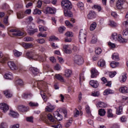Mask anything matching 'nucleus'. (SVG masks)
<instances>
[{
  "instance_id": "obj_26",
  "label": "nucleus",
  "mask_w": 128,
  "mask_h": 128,
  "mask_svg": "<svg viewBox=\"0 0 128 128\" xmlns=\"http://www.w3.org/2000/svg\"><path fill=\"white\" fill-rule=\"evenodd\" d=\"M32 96V94L30 93L25 92L22 95L23 98H30Z\"/></svg>"
},
{
  "instance_id": "obj_11",
  "label": "nucleus",
  "mask_w": 128,
  "mask_h": 128,
  "mask_svg": "<svg viewBox=\"0 0 128 128\" xmlns=\"http://www.w3.org/2000/svg\"><path fill=\"white\" fill-rule=\"evenodd\" d=\"M124 4V0H118L116 3V7L118 10H122Z\"/></svg>"
},
{
  "instance_id": "obj_63",
  "label": "nucleus",
  "mask_w": 128,
  "mask_h": 128,
  "mask_svg": "<svg viewBox=\"0 0 128 128\" xmlns=\"http://www.w3.org/2000/svg\"><path fill=\"white\" fill-rule=\"evenodd\" d=\"M43 68L44 70H48V68H50V65L48 64H43Z\"/></svg>"
},
{
  "instance_id": "obj_59",
  "label": "nucleus",
  "mask_w": 128,
  "mask_h": 128,
  "mask_svg": "<svg viewBox=\"0 0 128 128\" xmlns=\"http://www.w3.org/2000/svg\"><path fill=\"white\" fill-rule=\"evenodd\" d=\"M41 96H42V98H43L44 102H46V100H48V97H46V96L45 93H44L43 94H41Z\"/></svg>"
},
{
  "instance_id": "obj_47",
  "label": "nucleus",
  "mask_w": 128,
  "mask_h": 128,
  "mask_svg": "<svg viewBox=\"0 0 128 128\" xmlns=\"http://www.w3.org/2000/svg\"><path fill=\"white\" fill-rule=\"evenodd\" d=\"M65 35L66 36V38H72L74 36V34H72V32H66Z\"/></svg>"
},
{
  "instance_id": "obj_19",
  "label": "nucleus",
  "mask_w": 128,
  "mask_h": 128,
  "mask_svg": "<svg viewBox=\"0 0 128 128\" xmlns=\"http://www.w3.org/2000/svg\"><path fill=\"white\" fill-rule=\"evenodd\" d=\"M9 115L10 116H12V118H18L20 116V114H18V112H16L12 110H10Z\"/></svg>"
},
{
  "instance_id": "obj_43",
  "label": "nucleus",
  "mask_w": 128,
  "mask_h": 128,
  "mask_svg": "<svg viewBox=\"0 0 128 128\" xmlns=\"http://www.w3.org/2000/svg\"><path fill=\"white\" fill-rule=\"evenodd\" d=\"M48 28L42 26H39V30L40 32H46Z\"/></svg>"
},
{
  "instance_id": "obj_15",
  "label": "nucleus",
  "mask_w": 128,
  "mask_h": 128,
  "mask_svg": "<svg viewBox=\"0 0 128 128\" xmlns=\"http://www.w3.org/2000/svg\"><path fill=\"white\" fill-rule=\"evenodd\" d=\"M54 118H55L59 121L60 120H62V114H60V113L58 112H56L54 114Z\"/></svg>"
},
{
  "instance_id": "obj_49",
  "label": "nucleus",
  "mask_w": 128,
  "mask_h": 128,
  "mask_svg": "<svg viewBox=\"0 0 128 128\" xmlns=\"http://www.w3.org/2000/svg\"><path fill=\"white\" fill-rule=\"evenodd\" d=\"M29 106L32 108L34 106H38V102H30L29 103Z\"/></svg>"
},
{
  "instance_id": "obj_3",
  "label": "nucleus",
  "mask_w": 128,
  "mask_h": 128,
  "mask_svg": "<svg viewBox=\"0 0 128 128\" xmlns=\"http://www.w3.org/2000/svg\"><path fill=\"white\" fill-rule=\"evenodd\" d=\"M79 40L81 44H85L86 42V30H81L79 34Z\"/></svg>"
},
{
  "instance_id": "obj_44",
  "label": "nucleus",
  "mask_w": 128,
  "mask_h": 128,
  "mask_svg": "<svg viewBox=\"0 0 128 128\" xmlns=\"http://www.w3.org/2000/svg\"><path fill=\"white\" fill-rule=\"evenodd\" d=\"M102 48H98L95 50L96 54L98 56V54H102Z\"/></svg>"
},
{
  "instance_id": "obj_5",
  "label": "nucleus",
  "mask_w": 128,
  "mask_h": 128,
  "mask_svg": "<svg viewBox=\"0 0 128 128\" xmlns=\"http://www.w3.org/2000/svg\"><path fill=\"white\" fill-rule=\"evenodd\" d=\"M46 82L44 81H36L34 82L33 86H34L35 88H38L39 90H42L43 92H45L46 90H44V88H46Z\"/></svg>"
},
{
  "instance_id": "obj_32",
  "label": "nucleus",
  "mask_w": 128,
  "mask_h": 128,
  "mask_svg": "<svg viewBox=\"0 0 128 128\" xmlns=\"http://www.w3.org/2000/svg\"><path fill=\"white\" fill-rule=\"evenodd\" d=\"M4 78L6 80H12V75L11 72H8L4 76Z\"/></svg>"
},
{
  "instance_id": "obj_25",
  "label": "nucleus",
  "mask_w": 128,
  "mask_h": 128,
  "mask_svg": "<svg viewBox=\"0 0 128 128\" xmlns=\"http://www.w3.org/2000/svg\"><path fill=\"white\" fill-rule=\"evenodd\" d=\"M4 94L6 96V98H12V92L8 90H6L4 92Z\"/></svg>"
},
{
  "instance_id": "obj_54",
  "label": "nucleus",
  "mask_w": 128,
  "mask_h": 128,
  "mask_svg": "<svg viewBox=\"0 0 128 128\" xmlns=\"http://www.w3.org/2000/svg\"><path fill=\"white\" fill-rule=\"evenodd\" d=\"M26 120L27 122H34V117H27L26 118Z\"/></svg>"
},
{
  "instance_id": "obj_60",
  "label": "nucleus",
  "mask_w": 128,
  "mask_h": 128,
  "mask_svg": "<svg viewBox=\"0 0 128 128\" xmlns=\"http://www.w3.org/2000/svg\"><path fill=\"white\" fill-rule=\"evenodd\" d=\"M92 96H100V92H96L92 93Z\"/></svg>"
},
{
  "instance_id": "obj_37",
  "label": "nucleus",
  "mask_w": 128,
  "mask_h": 128,
  "mask_svg": "<svg viewBox=\"0 0 128 128\" xmlns=\"http://www.w3.org/2000/svg\"><path fill=\"white\" fill-rule=\"evenodd\" d=\"M118 64H120V62H112L110 64V66L111 68H116V66H118Z\"/></svg>"
},
{
  "instance_id": "obj_45",
  "label": "nucleus",
  "mask_w": 128,
  "mask_h": 128,
  "mask_svg": "<svg viewBox=\"0 0 128 128\" xmlns=\"http://www.w3.org/2000/svg\"><path fill=\"white\" fill-rule=\"evenodd\" d=\"M122 112V106H120L117 109L116 114H121Z\"/></svg>"
},
{
  "instance_id": "obj_23",
  "label": "nucleus",
  "mask_w": 128,
  "mask_h": 128,
  "mask_svg": "<svg viewBox=\"0 0 128 128\" xmlns=\"http://www.w3.org/2000/svg\"><path fill=\"white\" fill-rule=\"evenodd\" d=\"M46 112H52L54 110V106L52 105V104H48V106H46Z\"/></svg>"
},
{
  "instance_id": "obj_8",
  "label": "nucleus",
  "mask_w": 128,
  "mask_h": 128,
  "mask_svg": "<svg viewBox=\"0 0 128 128\" xmlns=\"http://www.w3.org/2000/svg\"><path fill=\"white\" fill-rule=\"evenodd\" d=\"M0 108L3 112H6L9 110L8 105H7L6 104L2 103L0 104Z\"/></svg>"
},
{
  "instance_id": "obj_38",
  "label": "nucleus",
  "mask_w": 128,
  "mask_h": 128,
  "mask_svg": "<svg viewBox=\"0 0 128 128\" xmlns=\"http://www.w3.org/2000/svg\"><path fill=\"white\" fill-rule=\"evenodd\" d=\"M112 58L114 60H120V58H118V53H114L112 55Z\"/></svg>"
},
{
  "instance_id": "obj_14",
  "label": "nucleus",
  "mask_w": 128,
  "mask_h": 128,
  "mask_svg": "<svg viewBox=\"0 0 128 128\" xmlns=\"http://www.w3.org/2000/svg\"><path fill=\"white\" fill-rule=\"evenodd\" d=\"M70 10L64 9V14L65 16H67V18H72V12Z\"/></svg>"
},
{
  "instance_id": "obj_64",
  "label": "nucleus",
  "mask_w": 128,
  "mask_h": 128,
  "mask_svg": "<svg viewBox=\"0 0 128 128\" xmlns=\"http://www.w3.org/2000/svg\"><path fill=\"white\" fill-rule=\"evenodd\" d=\"M52 128H62V124H58L56 125H53L52 126Z\"/></svg>"
},
{
  "instance_id": "obj_55",
  "label": "nucleus",
  "mask_w": 128,
  "mask_h": 128,
  "mask_svg": "<svg viewBox=\"0 0 128 128\" xmlns=\"http://www.w3.org/2000/svg\"><path fill=\"white\" fill-rule=\"evenodd\" d=\"M72 120H69L68 122H67L65 126L66 128H70V126H72Z\"/></svg>"
},
{
  "instance_id": "obj_9",
  "label": "nucleus",
  "mask_w": 128,
  "mask_h": 128,
  "mask_svg": "<svg viewBox=\"0 0 128 128\" xmlns=\"http://www.w3.org/2000/svg\"><path fill=\"white\" fill-rule=\"evenodd\" d=\"M8 66L10 68V70H18V67L16 65L14 64V62L12 61H9L8 62Z\"/></svg>"
},
{
  "instance_id": "obj_39",
  "label": "nucleus",
  "mask_w": 128,
  "mask_h": 128,
  "mask_svg": "<svg viewBox=\"0 0 128 128\" xmlns=\"http://www.w3.org/2000/svg\"><path fill=\"white\" fill-rule=\"evenodd\" d=\"M96 28V23L93 22L90 26V30L92 32V30H94Z\"/></svg>"
},
{
  "instance_id": "obj_22",
  "label": "nucleus",
  "mask_w": 128,
  "mask_h": 128,
  "mask_svg": "<svg viewBox=\"0 0 128 128\" xmlns=\"http://www.w3.org/2000/svg\"><path fill=\"white\" fill-rule=\"evenodd\" d=\"M18 110L19 112H26V106L20 105L18 106Z\"/></svg>"
},
{
  "instance_id": "obj_50",
  "label": "nucleus",
  "mask_w": 128,
  "mask_h": 128,
  "mask_svg": "<svg viewBox=\"0 0 128 128\" xmlns=\"http://www.w3.org/2000/svg\"><path fill=\"white\" fill-rule=\"evenodd\" d=\"M109 24L112 28H116L117 26L116 23L114 21L110 20V24Z\"/></svg>"
},
{
  "instance_id": "obj_61",
  "label": "nucleus",
  "mask_w": 128,
  "mask_h": 128,
  "mask_svg": "<svg viewBox=\"0 0 128 128\" xmlns=\"http://www.w3.org/2000/svg\"><path fill=\"white\" fill-rule=\"evenodd\" d=\"M58 40V38H56V36H52L49 38V40L50 42H52L53 40Z\"/></svg>"
},
{
  "instance_id": "obj_53",
  "label": "nucleus",
  "mask_w": 128,
  "mask_h": 128,
  "mask_svg": "<svg viewBox=\"0 0 128 128\" xmlns=\"http://www.w3.org/2000/svg\"><path fill=\"white\" fill-rule=\"evenodd\" d=\"M80 82H82V80H84V73H82L80 74Z\"/></svg>"
},
{
  "instance_id": "obj_17",
  "label": "nucleus",
  "mask_w": 128,
  "mask_h": 128,
  "mask_svg": "<svg viewBox=\"0 0 128 128\" xmlns=\"http://www.w3.org/2000/svg\"><path fill=\"white\" fill-rule=\"evenodd\" d=\"M91 78H96V76L98 75V70H96V68H92L91 70Z\"/></svg>"
},
{
  "instance_id": "obj_29",
  "label": "nucleus",
  "mask_w": 128,
  "mask_h": 128,
  "mask_svg": "<svg viewBox=\"0 0 128 128\" xmlns=\"http://www.w3.org/2000/svg\"><path fill=\"white\" fill-rule=\"evenodd\" d=\"M38 28H35L33 30H30L28 29V34H30V36H34L35 32H38Z\"/></svg>"
},
{
  "instance_id": "obj_34",
  "label": "nucleus",
  "mask_w": 128,
  "mask_h": 128,
  "mask_svg": "<svg viewBox=\"0 0 128 128\" xmlns=\"http://www.w3.org/2000/svg\"><path fill=\"white\" fill-rule=\"evenodd\" d=\"M17 16L18 18H24V12L20 11L17 13Z\"/></svg>"
},
{
  "instance_id": "obj_21",
  "label": "nucleus",
  "mask_w": 128,
  "mask_h": 128,
  "mask_svg": "<svg viewBox=\"0 0 128 128\" xmlns=\"http://www.w3.org/2000/svg\"><path fill=\"white\" fill-rule=\"evenodd\" d=\"M55 78L56 80L61 82H64V77H62L60 74H56Z\"/></svg>"
},
{
  "instance_id": "obj_24",
  "label": "nucleus",
  "mask_w": 128,
  "mask_h": 128,
  "mask_svg": "<svg viewBox=\"0 0 128 128\" xmlns=\"http://www.w3.org/2000/svg\"><path fill=\"white\" fill-rule=\"evenodd\" d=\"M120 92L122 94H128V88L126 86L121 87L120 90Z\"/></svg>"
},
{
  "instance_id": "obj_52",
  "label": "nucleus",
  "mask_w": 128,
  "mask_h": 128,
  "mask_svg": "<svg viewBox=\"0 0 128 128\" xmlns=\"http://www.w3.org/2000/svg\"><path fill=\"white\" fill-rule=\"evenodd\" d=\"M77 6H78V8H80V10H84V4L82 2L78 3Z\"/></svg>"
},
{
  "instance_id": "obj_30",
  "label": "nucleus",
  "mask_w": 128,
  "mask_h": 128,
  "mask_svg": "<svg viewBox=\"0 0 128 128\" xmlns=\"http://www.w3.org/2000/svg\"><path fill=\"white\" fill-rule=\"evenodd\" d=\"M96 107L98 108H106V104L102 102H98L96 104Z\"/></svg>"
},
{
  "instance_id": "obj_42",
  "label": "nucleus",
  "mask_w": 128,
  "mask_h": 128,
  "mask_svg": "<svg viewBox=\"0 0 128 128\" xmlns=\"http://www.w3.org/2000/svg\"><path fill=\"white\" fill-rule=\"evenodd\" d=\"M16 84L17 86H24V82H22V80L19 79L16 81Z\"/></svg>"
},
{
  "instance_id": "obj_28",
  "label": "nucleus",
  "mask_w": 128,
  "mask_h": 128,
  "mask_svg": "<svg viewBox=\"0 0 128 128\" xmlns=\"http://www.w3.org/2000/svg\"><path fill=\"white\" fill-rule=\"evenodd\" d=\"M22 46L24 48H30L32 47V44L30 43H22Z\"/></svg>"
},
{
  "instance_id": "obj_56",
  "label": "nucleus",
  "mask_w": 128,
  "mask_h": 128,
  "mask_svg": "<svg viewBox=\"0 0 128 128\" xmlns=\"http://www.w3.org/2000/svg\"><path fill=\"white\" fill-rule=\"evenodd\" d=\"M96 40H98V39L96 38V36H93L92 37L91 42L92 44H96Z\"/></svg>"
},
{
  "instance_id": "obj_12",
  "label": "nucleus",
  "mask_w": 128,
  "mask_h": 128,
  "mask_svg": "<svg viewBox=\"0 0 128 128\" xmlns=\"http://www.w3.org/2000/svg\"><path fill=\"white\" fill-rule=\"evenodd\" d=\"M46 12V14H54L56 12V9L50 7H47Z\"/></svg>"
},
{
  "instance_id": "obj_48",
  "label": "nucleus",
  "mask_w": 128,
  "mask_h": 128,
  "mask_svg": "<svg viewBox=\"0 0 128 128\" xmlns=\"http://www.w3.org/2000/svg\"><path fill=\"white\" fill-rule=\"evenodd\" d=\"M42 14V11L40 9L36 8L34 10L33 12L34 14Z\"/></svg>"
},
{
  "instance_id": "obj_51",
  "label": "nucleus",
  "mask_w": 128,
  "mask_h": 128,
  "mask_svg": "<svg viewBox=\"0 0 128 128\" xmlns=\"http://www.w3.org/2000/svg\"><path fill=\"white\" fill-rule=\"evenodd\" d=\"M66 28L64 26H60L58 28L59 32H60V34H62L63 32L66 30Z\"/></svg>"
},
{
  "instance_id": "obj_13",
  "label": "nucleus",
  "mask_w": 128,
  "mask_h": 128,
  "mask_svg": "<svg viewBox=\"0 0 128 128\" xmlns=\"http://www.w3.org/2000/svg\"><path fill=\"white\" fill-rule=\"evenodd\" d=\"M90 84L92 88H98L99 86L98 81L94 80H91L90 82Z\"/></svg>"
},
{
  "instance_id": "obj_7",
  "label": "nucleus",
  "mask_w": 128,
  "mask_h": 128,
  "mask_svg": "<svg viewBox=\"0 0 128 128\" xmlns=\"http://www.w3.org/2000/svg\"><path fill=\"white\" fill-rule=\"evenodd\" d=\"M10 32H16L13 33L12 36H22L24 33V32H22L20 30H18L16 29H12L10 30Z\"/></svg>"
},
{
  "instance_id": "obj_4",
  "label": "nucleus",
  "mask_w": 128,
  "mask_h": 128,
  "mask_svg": "<svg viewBox=\"0 0 128 128\" xmlns=\"http://www.w3.org/2000/svg\"><path fill=\"white\" fill-rule=\"evenodd\" d=\"M61 6L64 10H72V2L68 0H63L61 2Z\"/></svg>"
},
{
  "instance_id": "obj_62",
  "label": "nucleus",
  "mask_w": 128,
  "mask_h": 128,
  "mask_svg": "<svg viewBox=\"0 0 128 128\" xmlns=\"http://www.w3.org/2000/svg\"><path fill=\"white\" fill-rule=\"evenodd\" d=\"M116 74V71H114L113 72H110L109 76L110 78H114V76Z\"/></svg>"
},
{
  "instance_id": "obj_10",
  "label": "nucleus",
  "mask_w": 128,
  "mask_h": 128,
  "mask_svg": "<svg viewBox=\"0 0 128 128\" xmlns=\"http://www.w3.org/2000/svg\"><path fill=\"white\" fill-rule=\"evenodd\" d=\"M96 12L94 10H91L88 12V18L89 20H92V18H96Z\"/></svg>"
},
{
  "instance_id": "obj_40",
  "label": "nucleus",
  "mask_w": 128,
  "mask_h": 128,
  "mask_svg": "<svg viewBox=\"0 0 128 128\" xmlns=\"http://www.w3.org/2000/svg\"><path fill=\"white\" fill-rule=\"evenodd\" d=\"M118 40L119 42H126V40L123 38H122V36L120 35H118Z\"/></svg>"
},
{
  "instance_id": "obj_20",
  "label": "nucleus",
  "mask_w": 128,
  "mask_h": 128,
  "mask_svg": "<svg viewBox=\"0 0 128 128\" xmlns=\"http://www.w3.org/2000/svg\"><path fill=\"white\" fill-rule=\"evenodd\" d=\"M3 56L2 53L0 52V62L2 63L6 62L8 60V58L6 56L3 57Z\"/></svg>"
},
{
  "instance_id": "obj_2",
  "label": "nucleus",
  "mask_w": 128,
  "mask_h": 128,
  "mask_svg": "<svg viewBox=\"0 0 128 128\" xmlns=\"http://www.w3.org/2000/svg\"><path fill=\"white\" fill-rule=\"evenodd\" d=\"M46 116H48V118L50 122H51V124H58V121L56 120L54 118V116H52V115L51 114H48V115H40V118L41 120L46 122Z\"/></svg>"
},
{
  "instance_id": "obj_35",
  "label": "nucleus",
  "mask_w": 128,
  "mask_h": 128,
  "mask_svg": "<svg viewBox=\"0 0 128 128\" xmlns=\"http://www.w3.org/2000/svg\"><path fill=\"white\" fill-rule=\"evenodd\" d=\"M106 112L104 110V109L100 108L98 110V114L100 116H105Z\"/></svg>"
},
{
  "instance_id": "obj_27",
  "label": "nucleus",
  "mask_w": 128,
  "mask_h": 128,
  "mask_svg": "<svg viewBox=\"0 0 128 128\" xmlns=\"http://www.w3.org/2000/svg\"><path fill=\"white\" fill-rule=\"evenodd\" d=\"M114 92V90L110 89H106L104 91V96H108V94H112Z\"/></svg>"
},
{
  "instance_id": "obj_57",
  "label": "nucleus",
  "mask_w": 128,
  "mask_h": 128,
  "mask_svg": "<svg viewBox=\"0 0 128 128\" xmlns=\"http://www.w3.org/2000/svg\"><path fill=\"white\" fill-rule=\"evenodd\" d=\"M126 78H127L126 74H124L122 76V78L121 80L122 82H124L126 80Z\"/></svg>"
},
{
  "instance_id": "obj_1",
  "label": "nucleus",
  "mask_w": 128,
  "mask_h": 128,
  "mask_svg": "<svg viewBox=\"0 0 128 128\" xmlns=\"http://www.w3.org/2000/svg\"><path fill=\"white\" fill-rule=\"evenodd\" d=\"M26 56L29 60H42V57L39 55H36V53L32 52H26Z\"/></svg>"
},
{
  "instance_id": "obj_6",
  "label": "nucleus",
  "mask_w": 128,
  "mask_h": 128,
  "mask_svg": "<svg viewBox=\"0 0 128 128\" xmlns=\"http://www.w3.org/2000/svg\"><path fill=\"white\" fill-rule=\"evenodd\" d=\"M73 60L74 62L78 66H80V64H84V58L80 55H75Z\"/></svg>"
},
{
  "instance_id": "obj_41",
  "label": "nucleus",
  "mask_w": 128,
  "mask_h": 128,
  "mask_svg": "<svg viewBox=\"0 0 128 128\" xmlns=\"http://www.w3.org/2000/svg\"><path fill=\"white\" fill-rule=\"evenodd\" d=\"M112 40H118V34L116 33H114L112 34Z\"/></svg>"
},
{
  "instance_id": "obj_33",
  "label": "nucleus",
  "mask_w": 128,
  "mask_h": 128,
  "mask_svg": "<svg viewBox=\"0 0 128 128\" xmlns=\"http://www.w3.org/2000/svg\"><path fill=\"white\" fill-rule=\"evenodd\" d=\"M14 54L16 58H20V56L22 54V52H20L16 50H14Z\"/></svg>"
},
{
  "instance_id": "obj_18",
  "label": "nucleus",
  "mask_w": 128,
  "mask_h": 128,
  "mask_svg": "<svg viewBox=\"0 0 128 128\" xmlns=\"http://www.w3.org/2000/svg\"><path fill=\"white\" fill-rule=\"evenodd\" d=\"M98 65L99 68H104V66H106V61L101 59L98 62Z\"/></svg>"
},
{
  "instance_id": "obj_16",
  "label": "nucleus",
  "mask_w": 128,
  "mask_h": 128,
  "mask_svg": "<svg viewBox=\"0 0 128 128\" xmlns=\"http://www.w3.org/2000/svg\"><path fill=\"white\" fill-rule=\"evenodd\" d=\"M29 70L30 72H32L34 76H36V74L40 72V70L34 67H31L29 68Z\"/></svg>"
},
{
  "instance_id": "obj_31",
  "label": "nucleus",
  "mask_w": 128,
  "mask_h": 128,
  "mask_svg": "<svg viewBox=\"0 0 128 128\" xmlns=\"http://www.w3.org/2000/svg\"><path fill=\"white\" fill-rule=\"evenodd\" d=\"M66 78H70V76H72V71L70 69H67L65 70V74H64Z\"/></svg>"
},
{
  "instance_id": "obj_36",
  "label": "nucleus",
  "mask_w": 128,
  "mask_h": 128,
  "mask_svg": "<svg viewBox=\"0 0 128 128\" xmlns=\"http://www.w3.org/2000/svg\"><path fill=\"white\" fill-rule=\"evenodd\" d=\"M108 118H114V114H112V109H108L107 111Z\"/></svg>"
},
{
  "instance_id": "obj_46",
  "label": "nucleus",
  "mask_w": 128,
  "mask_h": 128,
  "mask_svg": "<svg viewBox=\"0 0 128 128\" xmlns=\"http://www.w3.org/2000/svg\"><path fill=\"white\" fill-rule=\"evenodd\" d=\"M24 42H33L34 38L32 37H26L24 39Z\"/></svg>"
},
{
  "instance_id": "obj_58",
  "label": "nucleus",
  "mask_w": 128,
  "mask_h": 128,
  "mask_svg": "<svg viewBox=\"0 0 128 128\" xmlns=\"http://www.w3.org/2000/svg\"><path fill=\"white\" fill-rule=\"evenodd\" d=\"M65 24H66V26H69L70 28H72V26H73L72 24L68 20H66L65 22Z\"/></svg>"
}]
</instances>
